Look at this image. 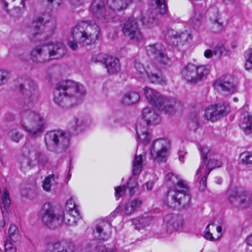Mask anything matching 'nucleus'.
Masks as SVG:
<instances>
[{
  "mask_svg": "<svg viewBox=\"0 0 252 252\" xmlns=\"http://www.w3.org/2000/svg\"><path fill=\"white\" fill-rule=\"evenodd\" d=\"M18 88L22 94L19 100L22 111L21 126L29 135L37 137L44 132L45 125L43 117L37 112L30 110L38 98L37 85L33 81L28 80L24 84H19Z\"/></svg>",
  "mask_w": 252,
  "mask_h": 252,
  "instance_id": "f257e3e1",
  "label": "nucleus"
},
{
  "mask_svg": "<svg viewBox=\"0 0 252 252\" xmlns=\"http://www.w3.org/2000/svg\"><path fill=\"white\" fill-rule=\"evenodd\" d=\"M54 101L60 106L69 108L79 104L85 94L84 86L79 82L65 80L56 85L53 92Z\"/></svg>",
  "mask_w": 252,
  "mask_h": 252,
  "instance_id": "f03ea898",
  "label": "nucleus"
},
{
  "mask_svg": "<svg viewBox=\"0 0 252 252\" xmlns=\"http://www.w3.org/2000/svg\"><path fill=\"white\" fill-rule=\"evenodd\" d=\"M165 180L171 185L164 199L166 205L170 208L188 207L191 196L187 193L188 190L187 184L172 172L166 174Z\"/></svg>",
  "mask_w": 252,
  "mask_h": 252,
  "instance_id": "7ed1b4c3",
  "label": "nucleus"
},
{
  "mask_svg": "<svg viewBox=\"0 0 252 252\" xmlns=\"http://www.w3.org/2000/svg\"><path fill=\"white\" fill-rule=\"evenodd\" d=\"M99 33V28L95 22L81 21L72 28L71 35L74 41H69L68 45L72 50H76L77 42L82 46L92 45L98 39Z\"/></svg>",
  "mask_w": 252,
  "mask_h": 252,
  "instance_id": "20e7f679",
  "label": "nucleus"
},
{
  "mask_svg": "<svg viewBox=\"0 0 252 252\" xmlns=\"http://www.w3.org/2000/svg\"><path fill=\"white\" fill-rule=\"evenodd\" d=\"M47 149L57 153H62L68 147L69 135L68 133L60 130H52L44 136Z\"/></svg>",
  "mask_w": 252,
  "mask_h": 252,
  "instance_id": "39448f33",
  "label": "nucleus"
},
{
  "mask_svg": "<svg viewBox=\"0 0 252 252\" xmlns=\"http://www.w3.org/2000/svg\"><path fill=\"white\" fill-rule=\"evenodd\" d=\"M48 17H38L32 22L33 37L38 40L47 39L53 34L56 29L55 20L51 17L48 19Z\"/></svg>",
  "mask_w": 252,
  "mask_h": 252,
  "instance_id": "423d86ee",
  "label": "nucleus"
},
{
  "mask_svg": "<svg viewBox=\"0 0 252 252\" xmlns=\"http://www.w3.org/2000/svg\"><path fill=\"white\" fill-rule=\"evenodd\" d=\"M225 196L233 206L241 209H252V194L243 188H230L226 192Z\"/></svg>",
  "mask_w": 252,
  "mask_h": 252,
  "instance_id": "0eeeda50",
  "label": "nucleus"
},
{
  "mask_svg": "<svg viewBox=\"0 0 252 252\" xmlns=\"http://www.w3.org/2000/svg\"><path fill=\"white\" fill-rule=\"evenodd\" d=\"M143 91L146 99L151 104L168 115L175 113L173 105L176 103L173 100L163 97L158 92L150 88L145 87Z\"/></svg>",
  "mask_w": 252,
  "mask_h": 252,
  "instance_id": "6e6552de",
  "label": "nucleus"
},
{
  "mask_svg": "<svg viewBox=\"0 0 252 252\" xmlns=\"http://www.w3.org/2000/svg\"><path fill=\"white\" fill-rule=\"evenodd\" d=\"M143 119L144 124L143 126L140 123L136 125V132L139 140L145 144L148 143L151 140L148 133L147 125L151 123L156 124L160 121L158 114L155 111H152L150 108L146 107L143 110Z\"/></svg>",
  "mask_w": 252,
  "mask_h": 252,
  "instance_id": "1a4fd4ad",
  "label": "nucleus"
},
{
  "mask_svg": "<svg viewBox=\"0 0 252 252\" xmlns=\"http://www.w3.org/2000/svg\"><path fill=\"white\" fill-rule=\"evenodd\" d=\"M41 219L47 227L55 229L63 222V213L57 212L50 203H46L42 208Z\"/></svg>",
  "mask_w": 252,
  "mask_h": 252,
  "instance_id": "9d476101",
  "label": "nucleus"
},
{
  "mask_svg": "<svg viewBox=\"0 0 252 252\" xmlns=\"http://www.w3.org/2000/svg\"><path fill=\"white\" fill-rule=\"evenodd\" d=\"M210 71L208 65L196 66L194 64L189 63L183 67L181 75L182 78L187 82L195 84L206 78Z\"/></svg>",
  "mask_w": 252,
  "mask_h": 252,
  "instance_id": "9b49d317",
  "label": "nucleus"
},
{
  "mask_svg": "<svg viewBox=\"0 0 252 252\" xmlns=\"http://www.w3.org/2000/svg\"><path fill=\"white\" fill-rule=\"evenodd\" d=\"M91 9L94 15L103 22L113 21L116 18L115 12L110 9L103 0H94Z\"/></svg>",
  "mask_w": 252,
  "mask_h": 252,
  "instance_id": "f8f14e48",
  "label": "nucleus"
},
{
  "mask_svg": "<svg viewBox=\"0 0 252 252\" xmlns=\"http://www.w3.org/2000/svg\"><path fill=\"white\" fill-rule=\"evenodd\" d=\"M169 141L164 138L155 140L152 144L150 153L152 158L157 162H165L169 155Z\"/></svg>",
  "mask_w": 252,
  "mask_h": 252,
  "instance_id": "ddd939ff",
  "label": "nucleus"
},
{
  "mask_svg": "<svg viewBox=\"0 0 252 252\" xmlns=\"http://www.w3.org/2000/svg\"><path fill=\"white\" fill-rule=\"evenodd\" d=\"M122 32L125 36L133 42L139 43L143 39V34L134 18H129L124 23Z\"/></svg>",
  "mask_w": 252,
  "mask_h": 252,
  "instance_id": "4468645a",
  "label": "nucleus"
},
{
  "mask_svg": "<svg viewBox=\"0 0 252 252\" xmlns=\"http://www.w3.org/2000/svg\"><path fill=\"white\" fill-rule=\"evenodd\" d=\"M230 111V107L227 104L221 103L206 108L204 117L207 120L213 122L226 116Z\"/></svg>",
  "mask_w": 252,
  "mask_h": 252,
  "instance_id": "2eb2a0df",
  "label": "nucleus"
},
{
  "mask_svg": "<svg viewBox=\"0 0 252 252\" xmlns=\"http://www.w3.org/2000/svg\"><path fill=\"white\" fill-rule=\"evenodd\" d=\"M75 247L70 242L64 240H53L46 244L45 252H74Z\"/></svg>",
  "mask_w": 252,
  "mask_h": 252,
  "instance_id": "dca6fc26",
  "label": "nucleus"
},
{
  "mask_svg": "<svg viewBox=\"0 0 252 252\" xmlns=\"http://www.w3.org/2000/svg\"><path fill=\"white\" fill-rule=\"evenodd\" d=\"M49 52L48 43L37 45L33 47L31 51V59L35 63H45L50 60Z\"/></svg>",
  "mask_w": 252,
  "mask_h": 252,
  "instance_id": "f3484780",
  "label": "nucleus"
},
{
  "mask_svg": "<svg viewBox=\"0 0 252 252\" xmlns=\"http://www.w3.org/2000/svg\"><path fill=\"white\" fill-rule=\"evenodd\" d=\"M146 50L149 54L154 56L155 60L160 63L168 64L170 60L166 53L164 47L160 43H155L146 47Z\"/></svg>",
  "mask_w": 252,
  "mask_h": 252,
  "instance_id": "a211bd4d",
  "label": "nucleus"
},
{
  "mask_svg": "<svg viewBox=\"0 0 252 252\" xmlns=\"http://www.w3.org/2000/svg\"><path fill=\"white\" fill-rule=\"evenodd\" d=\"M183 226V220L182 217L175 214H168L163 219V226L169 233L178 231Z\"/></svg>",
  "mask_w": 252,
  "mask_h": 252,
  "instance_id": "6ab92c4d",
  "label": "nucleus"
},
{
  "mask_svg": "<svg viewBox=\"0 0 252 252\" xmlns=\"http://www.w3.org/2000/svg\"><path fill=\"white\" fill-rule=\"evenodd\" d=\"M94 235L99 240L104 241L108 240L112 235L111 224L107 221H99L96 224Z\"/></svg>",
  "mask_w": 252,
  "mask_h": 252,
  "instance_id": "aec40b11",
  "label": "nucleus"
},
{
  "mask_svg": "<svg viewBox=\"0 0 252 252\" xmlns=\"http://www.w3.org/2000/svg\"><path fill=\"white\" fill-rule=\"evenodd\" d=\"M215 87H220L222 91L228 94H233L236 91L233 78L230 75L222 76L217 79L214 83Z\"/></svg>",
  "mask_w": 252,
  "mask_h": 252,
  "instance_id": "412c9836",
  "label": "nucleus"
},
{
  "mask_svg": "<svg viewBox=\"0 0 252 252\" xmlns=\"http://www.w3.org/2000/svg\"><path fill=\"white\" fill-rule=\"evenodd\" d=\"M239 126L245 134L252 135V116L249 112L241 114Z\"/></svg>",
  "mask_w": 252,
  "mask_h": 252,
  "instance_id": "4be33fe9",
  "label": "nucleus"
},
{
  "mask_svg": "<svg viewBox=\"0 0 252 252\" xmlns=\"http://www.w3.org/2000/svg\"><path fill=\"white\" fill-rule=\"evenodd\" d=\"M239 126L245 134L252 135V116L249 112L241 114Z\"/></svg>",
  "mask_w": 252,
  "mask_h": 252,
  "instance_id": "5701e85b",
  "label": "nucleus"
},
{
  "mask_svg": "<svg viewBox=\"0 0 252 252\" xmlns=\"http://www.w3.org/2000/svg\"><path fill=\"white\" fill-rule=\"evenodd\" d=\"M134 2V0H108V5L116 13L125 10Z\"/></svg>",
  "mask_w": 252,
  "mask_h": 252,
  "instance_id": "b1692460",
  "label": "nucleus"
},
{
  "mask_svg": "<svg viewBox=\"0 0 252 252\" xmlns=\"http://www.w3.org/2000/svg\"><path fill=\"white\" fill-rule=\"evenodd\" d=\"M48 47L50 49V60L62 58L66 53L65 47L62 43H58L54 44L49 43Z\"/></svg>",
  "mask_w": 252,
  "mask_h": 252,
  "instance_id": "393cba45",
  "label": "nucleus"
},
{
  "mask_svg": "<svg viewBox=\"0 0 252 252\" xmlns=\"http://www.w3.org/2000/svg\"><path fill=\"white\" fill-rule=\"evenodd\" d=\"M39 151V146L38 145L32 144L29 143H25L22 149V155L23 157L29 159V165L31 163L32 158H35Z\"/></svg>",
  "mask_w": 252,
  "mask_h": 252,
  "instance_id": "a878e982",
  "label": "nucleus"
},
{
  "mask_svg": "<svg viewBox=\"0 0 252 252\" xmlns=\"http://www.w3.org/2000/svg\"><path fill=\"white\" fill-rule=\"evenodd\" d=\"M105 67L109 74H114L121 70V65L118 58L110 56L106 59Z\"/></svg>",
  "mask_w": 252,
  "mask_h": 252,
  "instance_id": "bb28decb",
  "label": "nucleus"
},
{
  "mask_svg": "<svg viewBox=\"0 0 252 252\" xmlns=\"http://www.w3.org/2000/svg\"><path fill=\"white\" fill-rule=\"evenodd\" d=\"M142 201L135 198L123 206L122 211L126 215H128L138 210L141 206Z\"/></svg>",
  "mask_w": 252,
  "mask_h": 252,
  "instance_id": "cd10ccee",
  "label": "nucleus"
},
{
  "mask_svg": "<svg viewBox=\"0 0 252 252\" xmlns=\"http://www.w3.org/2000/svg\"><path fill=\"white\" fill-rule=\"evenodd\" d=\"M80 218L77 210H73L72 212H66L65 215L63 214V222L69 226L75 225Z\"/></svg>",
  "mask_w": 252,
  "mask_h": 252,
  "instance_id": "c85d7f7f",
  "label": "nucleus"
},
{
  "mask_svg": "<svg viewBox=\"0 0 252 252\" xmlns=\"http://www.w3.org/2000/svg\"><path fill=\"white\" fill-rule=\"evenodd\" d=\"M2 202L0 203V208L2 215L4 216L8 213L11 204L9 191L6 188H4L3 189V193L2 195Z\"/></svg>",
  "mask_w": 252,
  "mask_h": 252,
  "instance_id": "c756f323",
  "label": "nucleus"
},
{
  "mask_svg": "<svg viewBox=\"0 0 252 252\" xmlns=\"http://www.w3.org/2000/svg\"><path fill=\"white\" fill-rule=\"evenodd\" d=\"M142 24L148 28H152L156 26L157 23V14L154 12L146 13L141 19Z\"/></svg>",
  "mask_w": 252,
  "mask_h": 252,
  "instance_id": "7c9ffc66",
  "label": "nucleus"
},
{
  "mask_svg": "<svg viewBox=\"0 0 252 252\" xmlns=\"http://www.w3.org/2000/svg\"><path fill=\"white\" fill-rule=\"evenodd\" d=\"M140 99L139 94L136 92H130L126 94L122 99V103L125 105H132L137 102Z\"/></svg>",
  "mask_w": 252,
  "mask_h": 252,
  "instance_id": "2f4dec72",
  "label": "nucleus"
},
{
  "mask_svg": "<svg viewBox=\"0 0 252 252\" xmlns=\"http://www.w3.org/2000/svg\"><path fill=\"white\" fill-rule=\"evenodd\" d=\"M24 134L18 127L11 128L8 132V137L12 141L18 143L23 138Z\"/></svg>",
  "mask_w": 252,
  "mask_h": 252,
  "instance_id": "473e14b6",
  "label": "nucleus"
},
{
  "mask_svg": "<svg viewBox=\"0 0 252 252\" xmlns=\"http://www.w3.org/2000/svg\"><path fill=\"white\" fill-rule=\"evenodd\" d=\"M143 156L142 155H135L134 159L133 161L132 173L133 175H137L141 172L143 166Z\"/></svg>",
  "mask_w": 252,
  "mask_h": 252,
  "instance_id": "72a5a7b5",
  "label": "nucleus"
},
{
  "mask_svg": "<svg viewBox=\"0 0 252 252\" xmlns=\"http://www.w3.org/2000/svg\"><path fill=\"white\" fill-rule=\"evenodd\" d=\"M20 239L19 230L16 225L11 224L8 230V236L6 240L12 241L16 243Z\"/></svg>",
  "mask_w": 252,
  "mask_h": 252,
  "instance_id": "f704fd0d",
  "label": "nucleus"
},
{
  "mask_svg": "<svg viewBox=\"0 0 252 252\" xmlns=\"http://www.w3.org/2000/svg\"><path fill=\"white\" fill-rule=\"evenodd\" d=\"M59 179V174L58 173H53L45 177V179L42 181V188L43 189L46 191H50L51 187V182H54L57 184V180Z\"/></svg>",
  "mask_w": 252,
  "mask_h": 252,
  "instance_id": "c9c22d12",
  "label": "nucleus"
},
{
  "mask_svg": "<svg viewBox=\"0 0 252 252\" xmlns=\"http://www.w3.org/2000/svg\"><path fill=\"white\" fill-rule=\"evenodd\" d=\"M84 122L81 118L74 117L69 123V127L74 132L78 133L82 130Z\"/></svg>",
  "mask_w": 252,
  "mask_h": 252,
  "instance_id": "e433bc0d",
  "label": "nucleus"
},
{
  "mask_svg": "<svg viewBox=\"0 0 252 252\" xmlns=\"http://www.w3.org/2000/svg\"><path fill=\"white\" fill-rule=\"evenodd\" d=\"M239 162L249 167L252 166V153L246 151L241 153L239 156Z\"/></svg>",
  "mask_w": 252,
  "mask_h": 252,
  "instance_id": "4c0bfd02",
  "label": "nucleus"
},
{
  "mask_svg": "<svg viewBox=\"0 0 252 252\" xmlns=\"http://www.w3.org/2000/svg\"><path fill=\"white\" fill-rule=\"evenodd\" d=\"M145 75H147L149 81L152 83L163 84L166 83L165 78L161 75L152 73L149 74L148 72Z\"/></svg>",
  "mask_w": 252,
  "mask_h": 252,
  "instance_id": "58836bf2",
  "label": "nucleus"
},
{
  "mask_svg": "<svg viewBox=\"0 0 252 252\" xmlns=\"http://www.w3.org/2000/svg\"><path fill=\"white\" fill-rule=\"evenodd\" d=\"M165 38L170 44L178 43V34L173 29H168L165 34Z\"/></svg>",
  "mask_w": 252,
  "mask_h": 252,
  "instance_id": "ea45409f",
  "label": "nucleus"
},
{
  "mask_svg": "<svg viewBox=\"0 0 252 252\" xmlns=\"http://www.w3.org/2000/svg\"><path fill=\"white\" fill-rule=\"evenodd\" d=\"M222 165L220 161L217 158H210L209 161L206 164L207 168V174H209L210 172L214 168L220 167Z\"/></svg>",
  "mask_w": 252,
  "mask_h": 252,
  "instance_id": "a19ab883",
  "label": "nucleus"
},
{
  "mask_svg": "<svg viewBox=\"0 0 252 252\" xmlns=\"http://www.w3.org/2000/svg\"><path fill=\"white\" fill-rule=\"evenodd\" d=\"M190 20L193 28L197 29L201 24L202 16L200 12L195 11Z\"/></svg>",
  "mask_w": 252,
  "mask_h": 252,
  "instance_id": "79ce46f5",
  "label": "nucleus"
},
{
  "mask_svg": "<svg viewBox=\"0 0 252 252\" xmlns=\"http://www.w3.org/2000/svg\"><path fill=\"white\" fill-rule=\"evenodd\" d=\"M157 9L161 15L167 13L168 7L165 0H155Z\"/></svg>",
  "mask_w": 252,
  "mask_h": 252,
  "instance_id": "37998d69",
  "label": "nucleus"
},
{
  "mask_svg": "<svg viewBox=\"0 0 252 252\" xmlns=\"http://www.w3.org/2000/svg\"><path fill=\"white\" fill-rule=\"evenodd\" d=\"M11 77L10 72L6 69H0V86L6 84Z\"/></svg>",
  "mask_w": 252,
  "mask_h": 252,
  "instance_id": "c03bdc74",
  "label": "nucleus"
},
{
  "mask_svg": "<svg viewBox=\"0 0 252 252\" xmlns=\"http://www.w3.org/2000/svg\"><path fill=\"white\" fill-rule=\"evenodd\" d=\"M201 153L202 162H205L208 157H211V151L209 147L203 146L199 148Z\"/></svg>",
  "mask_w": 252,
  "mask_h": 252,
  "instance_id": "a18cd8bd",
  "label": "nucleus"
},
{
  "mask_svg": "<svg viewBox=\"0 0 252 252\" xmlns=\"http://www.w3.org/2000/svg\"><path fill=\"white\" fill-rule=\"evenodd\" d=\"M42 3L45 4L48 7L57 9H58L62 3V0H42Z\"/></svg>",
  "mask_w": 252,
  "mask_h": 252,
  "instance_id": "49530a36",
  "label": "nucleus"
},
{
  "mask_svg": "<svg viewBox=\"0 0 252 252\" xmlns=\"http://www.w3.org/2000/svg\"><path fill=\"white\" fill-rule=\"evenodd\" d=\"M245 67L247 70L252 69V49L247 50L245 54Z\"/></svg>",
  "mask_w": 252,
  "mask_h": 252,
  "instance_id": "de8ad7c7",
  "label": "nucleus"
},
{
  "mask_svg": "<svg viewBox=\"0 0 252 252\" xmlns=\"http://www.w3.org/2000/svg\"><path fill=\"white\" fill-rule=\"evenodd\" d=\"M34 159L37 160V163L39 164H41L42 165H45L47 164L48 160L47 156L40 150L38 153H37V154Z\"/></svg>",
  "mask_w": 252,
  "mask_h": 252,
  "instance_id": "09e8293b",
  "label": "nucleus"
},
{
  "mask_svg": "<svg viewBox=\"0 0 252 252\" xmlns=\"http://www.w3.org/2000/svg\"><path fill=\"white\" fill-rule=\"evenodd\" d=\"M224 28L222 23L220 22L219 20L217 19L212 22L211 26L212 31L214 32L218 33L221 32Z\"/></svg>",
  "mask_w": 252,
  "mask_h": 252,
  "instance_id": "8fccbe9b",
  "label": "nucleus"
},
{
  "mask_svg": "<svg viewBox=\"0 0 252 252\" xmlns=\"http://www.w3.org/2000/svg\"><path fill=\"white\" fill-rule=\"evenodd\" d=\"M15 243L12 241L5 240L4 243L5 252H16Z\"/></svg>",
  "mask_w": 252,
  "mask_h": 252,
  "instance_id": "3c124183",
  "label": "nucleus"
},
{
  "mask_svg": "<svg viewBox=\"0 0 252 252\" xmlns=\"http://www.w3.org/2000/svg\"><path fill=\"white\" fill-rule=\"evenodd\" d=\"M109 57V56L107 55L100 53L96 56H94L92 60L95 63H100L105 65L106 59Z\"/></svg>",
  "mask_w": 252,
  "mask_h": 252,
  "instance_id": "603ef678",
  "label": "nucleus"
},
{
  "mask_svg": "<svg viewBox=\"0 0 252 252\" xmlns=\"http://www.w3.org/2000/svg\"><path fill=\"white\" fill-rule=\"evenodd\" d=\"M226 53V49L223 45H218L214 50V54L218 57Z\"/></svg>",
  "mask_w": 252,
  "mask_h": 252,
  "instance_id": "864d4df0",
  "label": "nucleus"
},
{
  "mask_svg": "<svg viewBox=\"0 0 252 252\" xmlns=\"http://www.w3.org/2000/svg\"><path fill=\"white\" fill-rule=\"evenodd\" d=\"M134 67L141 77H144L145 74H147V71L146 70L143 64L140 62H136Z\"/></svg>",
  "mask_w": 252,
  "mask_h": 252,
  "instance_id": "5fc2aeb1",
  "label": "nucleus"
},
{
  "mask_svg": "<svg viewBox=\"0 0 252 252\" xmlns=\"http://www.w3.org/2000/svg\"><path fill=\"white\" fill-rule=\"evenodd\" d=\"M211 225H214V223L213 222H210L209 224L207 226L205 230L204 231V237L208 240L210 241H215L217 240V238H215L213 235L210 232V230L209 229V226Z\"/></svg>",
  "mask_w": 252,
  "mask_h": 252,
  "instance_id": "6e6d98bb",
  "label": "nucleus"
},
{
  "mask_svg": "<svg viewBox=\"0 0 252 252\" xmlns=\"http://www.w3.org/2000/svg\"><path fill=\"white\" fill-rule=\"evenodd\" d=\"M126 187L125 185L116 187L115 188V196L118 198L122 197L126 193Z\"/></svg>",
  "mask_w": 252,
  "mask_h": 252,
  "instance_id": "4d7b16f0",
  "label": "nucleus"
},
{
  "mask_svg": "<svg viewBox=\"0 0 252 252\" xmlns=\"http://www.w3.org/2000/svg\"><path fill=\"white\" fill-rule=\"evenodd\" d=\"M73 210H77L76 204L72 198L68 199L66 202V212H72Z\"/></svg>",
  "mask_w": 252,
  "mask_h": 252,
  "instance_id": "13d9d810",
  "label": "nucleus"
},
{
  "mask_svg": "<svg viewBox=\"0 0 252 252\" xmlns=\"http://www.w3.org/2000/svg\"><path fill=\"white\" fill-rule=\"evenodd\" d=\"M209 174H207V172L205 175L201 178L200 182L199 190L201 191H204L207 188V179Z\"/></svg>",
  "mask_w": 252,
  "mask_h": 252,
  "instance_id": "bf43d9fd",
  "label": "nucleus"
},
{
  "mask_svg": "<svg viewBox=\"0 0 252 252\" xmlns=\"http://www.w3.org/2000/svg\"><path fill=\"white\" fill-rule=\"evenodd\" d=\"M151 218L150 217H142L139 220V222L142 227L149 225L151 223Z\"/></svg>",
  "mask_w": 252,
  "mask_h": 252,
  "instance_id": "052dcab7",
  "label": "nucleus"
},
{
  "mask_svg": "<svg viewBox=\"0 0 252 252\" xmlns=\"http://www.w3.org/2000/svg\"><path fill=\"white\" fill-rule=\"evenodd\" d=\"M97 252H114L113 249H106L105 246L101 245L98 246L96 248Z\"/></svg>",
  "mask_w": 252,
  "mask_h": 252,
  "instance_id": "680f3d73",
  "label": "nucleus"
},
{
  "mask_svg": "<svg viewBox=\"0 0 252 252\" xmlns=\"http://www.w3.org/2000/svg\"><path fill=\"white\" fill-rule=\"evenodd\" d=\"M132 181V180L130 179L127 183V188L129 189V193L131 194L134 193V189L137 186V184L136 183H134L133 185H131V183Z\"/></svg>",
  "mask_w": 252,
  "mask_h": 252,
  "instance_id": "e2e57ef3",
  "label": "nucleus"
},
{
  "mask_svg": "<svg viewBox=\"0 0 252 252\" xmlns=\"http://www.w3.org/2000/svg\"><path fill=\"white\" fill-rule=\"evenodd\" d=\"M214 51H212L210 49H207L204 52V56L206 58H211L213 57V55H214Z\"/></svg>",
  "mask_w": 252,
  "mask_h": 252,
  "instance_id": "0e129e2a",
  "label": "nucleus"
},
{
  "mask_svg": "<svg viewBox=\"0 0 252 252\" xmlns=\"http://www.w3.org/2000/svg\"><path fill=\"white\" fill-rule=\"evenodd\" d=\"M154 187V182L152 181H149L147 182L146 187L148 190H152Z\"/></svg>",
  "mask_w": 252,
  "mask_h": 252,
  "instance_id": "69168bd1",
  "label": "nucleus"
},
{
  "mask_svg": "<svg viewBox=\"0 0 252 252\" xmlns=\"http://www.w3.org/2000/svg\"><path fill=\"white\" fill-rule=\"evenodd\" d=\"M222 227L221 226H217L216 227V230L220 235L217 236V239L220 238L221 236Z\"/></svg>",
  "mask_w": 252,
  "mask_h": 252,
  "instance_id": "338daca9",
  "label": "nucleus"
},
{
  "mask_svg": "<svg viewBox=\"0 0 252 252\" xmlns=\"http://www.w3.org/2000/svg\"><path fill=\"white\" fill-rule=\"evenodd\" d=\"M246 242L248 245L252 246V234L247 237Z\"/></svg>",
  "mask_w": 252,
  "mask_h": 252,
  "instance_id": "774afa93",
  "label": "nucleus"
}]
</instances>
